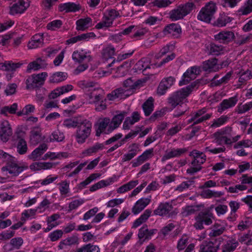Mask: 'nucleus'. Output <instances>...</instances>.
<instances>
[{
    "instance_id": "1",
    "label": "nucleus",
    "mask_w": 252,
    "mask_h": 252,
    "mask_svg": "<svg viewBox=\"0 0 252 252\" xmlns=\"http://www.w3.org/2000/svg\"><path fill=\"white\" fill-rule=\"evenodd\" d=\"M198 85V83L194 82L186 87L176 92L169 97L168 103L172 107V108H174L177 105H179L184 99L189 95L193 89Z\"/></svg>"
},
{
    "instance_id": "2",
    "label": "nucleus",
    "mask_w": 252,
    "mask_h": 252,
    "mask_svg": "<svg viewBox=\"0 0 252 252\" xmlns=\"http://www.w3.org/2000/svg\"><path fill=\"white\" fill-rule=\"evenodd\" d=\"M189 156L193 158L191 162L192 166L187 170V173L193 175L202 169L201 164L206 161V156L202 152L196 150H193L190 152Z\"/></svg>"
},
{
    "instance_id": "3",
    "label": "nucleus",
    "mask_w": 252,
    "mask_h": 252,
    "mask_svg": "<svg viewBox=\"0 0 252 252\" xmlns=\"http://www.w3.org/2000/svg\"><path fill=\"white\" fill-rule=\"evenodd\" d=\"M92 127V123L87 119H82L81 124L77 126L75 137L77 143H84L89 137Z\"/></svg>"
},
{
    "instance_id": "4",
    "label": "nucleus",
    "mask_w": 252,
    "mask_h": 252,
    "mask_svg": "<svg viewBox=\"0 0 252 252\" xmlns=\"http://www.w3.org/2000/svg\"><path fill=\"white\" fill-rule=\"evenodd\" d=\"M194 7L195 5L193 2L181 4L169 12V17L172 21L182 19L189 14Z\"/></svg>"
},
{
    "instance_id": "5",
    "label": "nucleus",
    "mask_w": 252,
    "mask_h": 252,
    "mask_svg": "<svg viewBox=\"0 0 252 252\" xmlns=\"http://www.w3.org/2000/svg\"><path fill=\"white\" fill-rule=\"evenodd\" d=\"M217 9V6L214 2L210 1L207 3L200 11L197 19L201 21L210 23L214 18Z\"/></svg>"
},
{
    "instance_id": "6",
    "label": "nucleus",
    "mask_w": 252,
    "mask_h": 252,
    "mask_svg": "<svg viewBox=\"0 0 252 252\" xmlns=\"http://www.w3.org/2000/svg\"><path fill=\"white\" fill-rule=\"evenodd\" d=\"M28 165L25 163H18L14 158L10 162H8L5 166L2 167V170L6 171L14 176H18L24 170L28 169Z\"/></svg>"
},
{
    "instance_id": "7",
    "label": "nucleus",
    "mask_w": 252,
    "mask_h": 252,
    "mask_svg": "<svg viewBox=\"0 0 252 252\" xmlns=\"http://www.w3.org/2000/svg\"><path fill=\"white\" fill-rule=\"evenodd\" d=\"M47 76L46 72L32 75L26 80L27 88L28 89H34L42 85Z\"/></svg>"
},
{
    "instance_id": "8",
    "label": "nucleus",
    "mask_w": 252,
    "mask_h": 252,
    "mask_svg": "<svg viewBox=\"0 0 252 252\" xmlns=\"http://www.w3.org/2000/svg\"><path fill=\"white\" fill-rule=\"evenodd\" d=\"M201 72L200 67L197 66L189 68L183 74L182 79L179 82L180 86L188 84L191 80L194 79Z\"/></svg>"
},
{
    "instance_id": "9",
    "label": "nucleus",
    "mask_w": 252,
    "mask_h": 252,
    "mask_svg": "<svg viewBox=\"0 0 252 252\" xmlns=\"http://www.w3.org/2000/svg\"><path fill=\"white\" fill-rule=\"evenodd\" d=\"M12 134V129L9 122L2 120L0 122V138L3 142H7Z\"/></svg>"
},
{
    "instance_id": "10",
    "label": "nucleus",
    "mask_w": 252,
    "mask_h": 252,
    "mask_svg": "<svg viewBox=\"0 0 252 252\" xmlns=\"http://www.w3.org/2000/svg\"><path fill=\"white\" fill-rule=\"evenodd\" d=\"M215 39L222 44H227L235 38L234 33L232 31H223L214 35Z\"/></svg>"
},
{
    "instance_id": "11",
    "label": "nucleus",
    "mask_w": 252,
    "mask_h": 252,
    "mask_svg": "<svg viewBox=\"0 0 252 252\" xmlns=\"http://www.w3.org/2000/svg\"><path fill=\"white\" fill-rule=\"evenodd\" d=\"M215 138V142L218 144L221 145L223 144L226 145H231L232 143L237 141L241 137L240 135H237L234 137L229 136H224L220 135L219 132H215L214 134Z\"/></svg>"
},
{
    "instance_id": "12",
    "label": "nucleus",
    "mask_w": 252,
    "mask_h": 252,
    "mask_svg": "<svg viewBox=\"0 0 252 252\" xmlns=\"http://www.w3.org/2000/svg\"><path fill=\"white\" fill-rule=\"evenodd\" d=\"M173 209L172 204L170 202L160 203L158 208L154 211L155 215L159 216H170V213Z\"/></svg>"
},
{
    "instance_id": "13",
    "label": "nucleus",
    "mask_w": 252,
    "mask_h": 252,
    "mask_svg": "<svg viewBox=\"0 0 252 252\" xmlns=\"http://www.w3.org/2000/svg\"><path fill=\"white\" fill-rule=\"evenodd\" d=\"M30 4L24 0H19L18 2L14 4L10 8L9 13L14 15L24 12L29 7Z\"/></svg>"
},
{
    "instance_id": "14",
    "label": "nucleus",
    "mask_w": 252,
    "mask_h": 252,
    "mask_svg": "<svg viewBox=\"0 0 252 252\" xmlns=\"http://www.w3.org/2000/svg\"><path fill=\"white\" fill-rule=\"evenodd\" d=\"M165 35H171L174 38H177L181 33V28L180 25L172 23L166 26L163 30Z\"/></svg>"
},
{
    "instance_id": "15",
    "label": "nucleus",
    "mask_w": 252,
    "mask_h": 252,
    "mask_svg": "<svg viewBox=\"0 0 252 252\" xmlns=\"http://www.w3.org/2000/svg\"><path fill=\"white\" fill-rule=\"evenodd\" d=\"M44 138L41 133V128L39 126L34 127L30 132V142L32 145H36Z\"/></svg>"
},
{
    "instance_id": "16",
    "label": "nucleus",
    "mask_w": 252,
    "mask_h": 252,
    "mask_svg": "<svg viewBox=\"0 0 252 252\" xmlns=\"http://www.w3.org/2000/svg\"><path fill=\"white\" fill-rule=\"evenodd\" d=\"M187 152L185 148L178 149H171L169 152H166L161 158V161H164L167 159L174 158L180 157Z\"/></svg>"
},
{
    "instance_id": "17",
    "label": "nucleus",
    "mask_w": 252,
    "mask_h": 252,
    "mask_svg": "<svg viewBox=\"0 0 252 252\" xmlns=\"http://www.w3.org/2000/svg\"><path fill=\"white\" fill-rule=\"evenodd\" d=\"M153 152L154 149L153 148L145 151L141 155L138 157L135 160L131 162L132 167H137L152 158L154 155Z\"/></svg>"
},
{
    "instance_id": "18",
    "label": "nucleus",
    "mask_w": 252,
    "mask_h": 252,
    "mask_svg": "<svg viewBox=\"0 0 252 252\" xmlns=\"http://www.w3.org/2000/svg\"><path fill=\"white\" fill-rule=\"evenodd\" d=\"M151 198H142L138 200L133 206L131 211L132 213L136 215L141 212L150 203Z\"/></svg>"
},
{
    "instance_id": "19",
    "label": "nucleus",
    "mask_w": 252,
    "mask_h": 252,
    "mask_svg": "<svg viewBox=\"0 0 252 252\" xmlns=\"http://www.w3.org/2000/svg\"><path fill=\"white\" fill-rule=\"evenodd\" d=\"M127 113L123 111V112L115 116L110 121V124L109 126L108 131L109 132L112 131L114 129L117 128L122 123L125 117L126 116Z\"/></svg>"
},
{
    "instance_id": "20",
    "label": "nucleus",
    "mask_w": 252,
    "mask_h": 252,
    "mask_svg": "<svg viewBox=\"0 0 252 252\" xmlns=\"http://www.w3.org/2000/svg\"><path fill=\"white\" fill-rule=\"evenodd\" d=\"M174 81V78L171 76L162 80L158 87V93L160 95L164 94L167 90L173 84Z\"/></svg>"
},
{
    "instance_id": "21",
    "label": "nucleus",
    "mask_w": 252,
    "mask_h": 252,
    "mask_svg": "<svg viewBox=\"0 0 252 252\" xmlns=\"http://www.w3.org/2000/svg\"><path fill=\"white\" fill-rule=\"evenodd\" d=\"M47 145L45 143L40 144L37 148L33 150L32 153L28 156L30 159L33 161L37 160L40 159V157L47 150Z\"/></svg>"
},
{
    "instance_id": "22",
    "label": "nucleus",
    "mask_w": 252,
    "mask_h": 252,
    "mask_svg": "<svg viewBox=\"0 0 252 252\" xmlns=\"http://www.w3.org/2000/svg\"><path fill=\"white\" fill-rule=\"evenodd\" d=\"M79 243V238L77 234H73L68 237L60 242L58 248L60 250L63 249L66 246H71Z\"/></svg>"
},
{
    "instance_id": "23",
    "label": "nucleus",
    "mask_w": 252,
    "mask_h": 252,
    "mask_svg": "<svg viewBox=\"0 0 252 252\" xmlns=\"http://www.w3.org/2000/svg\"><path fill=\"white\" fill-rule=\"evenodd\" d=\"M56 165V163L50 162H35L31 164L30 168L33 171H39L50 169Z\"/></svg>"
},
{
    "instance_id": "24",
    "label": "nucleus",
    "mask_w": 252,
    "mask_h": 252,
    "mask_svg": "<svg viewBox=\"0 0 252 252\" xmlns=\"http://www.w3.org/2000/svg\"><path fill=\"white\" fill-rule=\"evenodd\" d=\"M80 9V5L74 2H66L59 5V10L61 12L65 11L66 13L75 12Z\"/></svg>"
},
{
    "instance_id": "25",
    "label": "nucleus",
    "mask_w": 252,
    "mask_h": 252,
    "mask_svg": "<svg viewBox=\"0 0 252 252\" xmlns=\"http://www.w3.org/2000/svg\"><path fill=\"white\" fill-rule=\"evenodd\" d=\"M238 101L236 96L231 97L228 99L223 100L220 103L218 108L219 112H222L226 109L234 106Z\"/></svg>"
},
{
    "instance_id": "26",
    "label": "nucleus",
    "mask_w": 252,
    "mask_h": 252,
    "mask_svg": "<svg viewBox=\"0 0 252 252\" xmlns=\"http://www.w3.org/2000/svg\"><path fill=\"white\" fill-rule=\"evenodd\" d=\"M43 37L41 34H36L32 36L28 45L29 48L34 49L42 47L43 44Z\"/></svg>"
},
{
    "instance_id": "27",
    "label": "nucleus",
    "mask_w": 252,
    "mask_h": 252,
    "mask_svg": "<svg viewBox=\"0 0 252 252\" xmlns=\"http://www.w3.org/2000/svg\"><path fill=\"white\" fill-rule=\"evenodd\" d=\"M241 184L235 185L236 190L243 191L247 189L245 184L252 186V176H249L247 174H243L240 178Z\"/></svg>"
},
{
    "instance_id": "28",
    "label": "nucleus",
    "mask_w": 252,
    "mask_h": 252,
    "mask_svg": "<svg viewBox=\"0 0 252 252\" xmlns=\"http://www.w3.org/2000/svg\"><path fill=\"white\" fill-rule=\"evenodd\" d=\"M219 245H215L211 241L204 242L200 245L199 252H217Z\"/></svg>"
},
{
    "instance_id": "29",
    "label": "nucleus",
    "mask_w": 252,
    "mask_h": 252,
    "mask_svg": "<svg viewBox=\"0 0 252 252\" xmlns=\"http://www.w3.org/2000/svg\"><path fill=\"white\" fill-rule=\"evenodd\" d=\"M157 231L156 229L149 230L147 225H144L139 229L138 236L139 239H149Z\"/></svg>"
},
{
    "instance_id": "30",
    "label": "nucleus",
    "mask_w": 252,
    "mask_h": 252,
    "mask_svg": "<svg viewBox=\"0 0 252 252\" xmlns=\"http://www.w3.org/2000/svg\"><path fill=\"white\" fill-rule=\"evenodd\" d=\"M110 124V119L107 117L99 119L97 122L98 127L96 129V136H99L107 126H109Z\"/></svg>"
},
{
    "instance_id": "31",
    "label": "nucleus",
    "mask_w": 252,
    "mask_h": 252,
    "mask_svg": "<svg viewBox=\"0 0 252 252\" xmlns=\"http://www.w3.org/2000/svg\"><path fill=\"white\" fill-rule=\"evenodd\" d=\"M238 245V242L235 239L228 240L222 246V252H233Z\"/></svg>"
},
{
    "instance_id": "32",
    "label": "nucleus",
    "mask_w": 252,
    "mask_h": 252,
    "mask_svg": "<svg viewBox=\"0 0 252 252\" xmlns=\"http://www.w3.org/2000/svg\"><path fill=\"white\" fill-rule=\"evenodd\" d=\"M77 30L85 31L92 26V20L90 17L80 19L76 21Z\"/></svg>"
},
{
    "instance_id": "33",
    "label": "nucleus",
    "mask_w": 252,
    "mask_h": 252,
    "mask_svg": "<svg viewBox=\"0 0 252 252\" xmlns=\"http://www.w3.org/2000/svg\"><path fill=\"white\" fill-rule=\"evenodd\" d=\"M151 213L152 211L151 210L146 209L140 217L134 221L132 228H136L145 222L150 217Z\"/></svg>"
},
{
    "instance_id": "34",
    "label": "nucleus",
    "mask_w": 252,
    "mask_h": 252,
    "mask_svg": "<svg viewBox=\"0 0 252 252\" xmlns=\"http://www.w3.org/2000/svg\"><path fill=\"white\" fill-rule=\"evenodd\" d=\"M198 219L206 225H210L212 223V219L214 218L213 214L210 210L200 213L197 216Z\"/></svg>"
},
{
    "instance_id": "35",
    "label": "nucleus",
    "mask_w": 252,
    "mask_h": 252,
    "mask_svg": "<svg viewBox=\"0 0 252 252\" xmlns=\"http://www.w3.org/2000/svg\"><path fill=\"white\" fill-rule=\"evenodd\" d=\"M126 91L121 88L115 89L108 95L110 100H114L116 98H125L128 95L126 93Z\"/></svg>"
},
{
    "instance_id": "36",
    "label": "nucleus",
    "mask_w": 252,
    "mask_h": 252,
    "mask_svg": "<svg viewBox=\"0 0 252 252\" xmlns=\"http://www.w3.org/2000/svg\"><path fill=\"white\" fill-rule=\"evenodd\" d=\"M217 64V60L216 59H210L203 63L202 68L205 71H215Z\"/></svg>"
},
{
    "instance_id": "37",
    "label": "nucleus",
    "mask_w": 252,
    "mask_h": 252,
    "mask_svg": "<svg viewBox=\"0 0 252 252\" xmlns=\"http://www.w3.org/2000/svg\"><path fill=\"white\" fill-rule=\"evenodd\" d=\"M212 116L211 114H206L203 116L201 117H195V115L192 114L190 119L188 120V124H191L190 127H192L195 125L201 123L209 119Z\"/></svg>"
},
{
    "instance_id": "38",
    "label": "nucleus",
    "mask_w": 252,
    "mask_h": 252,
    "mask_svg": "<svg viewBox=\"0 0 252 252\" xmlns=\"http://www.w3.org/2000/svg\"><path fill=\"white\" fill-rule=\"evenodd\" d=\"M101 92V90L94 89L89 94V97L91 103H95L103 99V95Z\"/></svg>"
},
{
    "instance_id": "39",
    "label": "nucleus",
    "mask_w": 252,
    "mask_h": 252,
    "mask_svg": "<svg viewBox=\"0 0 252 252\" xmlns=\"http://www.w3.org/2000/svg\"><path fill=\"white\" fill-rule=\"evenodd\" d=\"M21 65L22 63H14L12 62L8 61L0 64V68L4 71H12L19 68Z\"/></svg>"
},
{
    "instance_id": "40",
    "label": "nucleus",
    "mask_w": 252,
    "mask_h": 252,
    "mask_svg": "<svg viewBox=\"0 0 252 252\" xmlns=\"http://www.w3.org/2000/svg\"><path fill=\"white\" fill-rule=\"evenodd\" d=\"M142 108L146 116H149L154 110V99L150 97L142 105Z\"/></svg>"
},
{
    "instance_id": "41",
    "label": "nucleus",
    "mask_w": 252,
    "mask_h": 252,
    "mask_svg": "<svg viewBox=\"0 0 252 252\" xmlns=\"http://www.w3.org/2000/svg\"><path fill=\"white\" fill-rule=\"evenodd\" d=\"M199 210V205L186 206L182 208L181 214L183 217H187L195 214Z\"/></svg>"
},
{
    "instance_id": "42",
    "label": "nucleus",
    "mask_w": 252,
    "mask_h": 252,
    "mask_svg": "<svg viewBox=\"0 0 252 252\" xmlns=\"http://www.w3.org/2000/svg\"><path fill=\"white\" fill-rule=\"evenodd\" d=\"M72 58L74 62L79 63H82L86 59H87L88 61H90L91 60L90 56H87L86 54H84L83 53L79 52L78 51H75L73 52L72 55Z\"/></svg>"
},
{
    "instance_id": "43",
    "label": "nucleus",
    "mask_w": 252,
    "mask_h": 252,
    "mask_svg": "<svg viewBox=\"0 0 252 252\" xmlns=\"http://www.w3.org/2000/svg\"><path fill=\"white\" fill-rule=\"evenodd\" d=\"M67 77V74L63 72H57L50 77L51 83H59L65 80Z\"/></svg>"
},
{
    "instance_id": "44",
    "label": "nucleus",
    "mask_w": 252,
    "mask_h": 252,
    "mask_svg": "<svg viewBox=\"0 0 252 252\" xmlns=\"http://www.w3.org/2000/svg\"><path fill=\"white\" fill-rule=\"evenodd\" d=\"M82 119L80 117L67 119L63 121V125L67 128L77 127L78 125L81 124Z\"/></svg>"
},
{
    "instance_id": "45",
    "label": "nucleus",
    "mask_w": 252,
    "mask_h": 252,
    "mask_svg": "<svg viewBox=\"0 0 252 252\" xmlns=\"http://www.w3.org/2000/svg\"><path fill=\"white\" fill-rule=\"evenodd\" d=\"M104 148V145L102 143H97L93 146L86 149L82 154L85 156H90L93 154L96 153L99 150H102Z\"/></svg>"
},
{
    "instance_id": "46",
    "label": "nucleus",
    "mask_w": 252,
    "mask_h": 252,
    "mask_svg": "<svg viewBox=\"0 0 252 252\" xmlns=\"http://www.w3.org/2000/svg\"><path fill=\"white\" fill-rule=\"evenodd\" d=\"M225 228L222 225L215 223L209 232L210 237H217L221 235L224 231Z\"/></svg>"
},
{
    "instance_id": "47",
    "label": "nucleus",
    "mask_w": 252,
    "mask_h": 252,
    "mask_svg": "<svg viewBox=\"0 0 252 252\" xmlns=\"http://www.w3.org/2000/svg\"><path fill=\"white\" fill-rule=\"evenodd\" d=\"M17 151L20 155L26 154L28 150L26 141L23 138H20L17 144Z\"/></svg>"
},
{
    "instance_id": "48",
    "label": "nucleus",
    "mask_w": 252,
    "mask_h": 252,
    "mask_svg": "<svg viewBox=\"0 0 252 252\" xmlns=\"http://www.w3.org/2000/svg\"><path fill=\"white\" fill-rule=\"evenodd\" d=\"M17 107L18 105L16 103H14L10 106H5L0 109V113L5 116H7V113L15 114Z\"/></svg>"
},
{
    "instance_id": "49",
    "label": "nucleus",
    "mask_w": 252,
    "mask_h": 252,
    "mask_svg": "<svg viewBox=\"0 0 252 252\" xmlns=\"http://www.w3.org/2000/svg\"><path fill=\"white\" fill-rule=\"evenodd\" d=\"M113 22L110 20L106 15H105L102 18V21L98 23L96 26L95 28L97 29H103L104 28H109L112 26Z\"/></svg>"
},
{
    "instance_id": "50",
    "label": "nucleus",
    "mask_w": 252,
    "mask_h": 252,
    "mask_svg": "<svg viewBox=\"0 0 252 252\" xmlns=\"http://www.w3.org/2000/svg\"><path fill=\"white\" fill-rule=\"evenodd\" d=\"M64 139V136L63 132L58 130L54 131L49 137V140H46L47 142H53L56 141L57 142H61Z\"/></svg>"
},
{
    "instance_id": "51",
    "label": "nucleus",
    "mask_w": 252,
    "mask_h": 252,
    "mask_svg": "<svg viewBox=\"0 0 252 252\" xmlns=\"http://www.w3.org/2000/svg\"><path fill=\"white\" fill-rule=\"evenodd\" d=\"M223 50V47L222 46L211 43L210 45L209 54L213 55H219L222 52Z\"/></svg>"
},
{
    "instance_id": "52",
    "label": "nucleus",
    "mask_w": 252,
    "mask_h": 252,
    "mask_svg": "<svg viewBox=\"0 0 252 252\" xmlns=\"http://www.w3.org/2000/svg\"><path fill=\"white\" fill-rule=\"evenodd\" d=\"M252 39V34H249L248 35H240L238 37L235 42L237 45L240 46L250 42Z\"/></svg>"
},
{
    "instance_id": "53",
    "label": "nucleus",
    "mask_w": 252,
    "mask_h": 252,
    "mask_svg": "<svg viewBox=\"0 0 252 252\" xmlns=\"http://www.w3.org/2000/svg\"><path fill=\"white\" fill-rule=\"evenodd\" d=\"M240 15H247L252 12V0H248L245 5L238 11Z\"/></svg>"
},
{
    "instance_id": "54",
    "label": "nucleus",
    "mask_w": 252,
    "mask_h": 252,
    "mask_svg": "<svg viewBox=\"0 0 252 252\" xmlns=\"http://www.w3.org/2000/svg\"><path fill=\"white\" fill-rule=\"evenodd\" d=\"M115 48L112 46L109 45L103 49L102 55L104 59L112 58L115 54Z\"/></svg>"
},
{
    "instance_id": "55",
    "label": "nucleus",
    "mask_w": 252,
    "mask_h": 252,
    "mask_svg": "<svg viewBox=\"0 0 252 252\" xmlns=\"http://www.w3.org/2000/svg\"><path fill=\"white\" fill-rule=\"evenodd\" d=\"M155 65V64H148V60L147 59L143 58L139 61L136 63L137 69L143 71H145L148 68H150L151 66Z\"/></svg>"
},
{
    "instance_id": "56",
    "label": "nucleus",
    "mask_w": 252,
    "mask_h": 252,
    "mask_svg": "<svg viewBox=\"0 0 252 252\" xmlns=\"http://www.w3.org/2000/svg\"><path fill=\"white\" fill-rule=\"evenodd\" d=\"M112 182V181H105V180H101L98 183L94 184L92 186L90 187V190L91 191H94L96 190L100 189L103 187H106L110 184Z\"/></svg>"
},
{
    "instance_id": "57",
    "label": "nucleus",
    "mask_w": 252,
    "mask_h": 252,
    "mask_svg": "<svg viewBox=\"0 0 252 252\" xmlns=\"http://www.w3.org/2000/svg\"><path fill=\"white\" fill-rule=\"evenodd\" d=\"M129 67L130 63L127 62H125L117 68L116 71L120 74V76H124L127 72Z\"/></svg>"
},
{
    "instance_id": "58",
    "label": "nucleus",
    "mask_w": 252,
    "mask_h": 252,
    "mask_svg": "<svg viewBox=\"0 0 252 252\" xmlns=\"http://www.w3.org/2000/svg\"><path fill=\"white\" fill-rule=\"evenodd\" d=\"M63 25V22L60 20H56L49 22L47 25L48 30L51 31H55L60 28Z\"/></svg>"
},
{
    "instance_id": "59",
    "label": "nucleus",
    "mask_w": 252,
    "mask_h": 252,
    "mask_svg": "<svg viewBox=\"0 0 252 252\" xmlns=\"http://www.w3.org/2000/svg\"><path fill=\"white\" fill-rule=\"evenodd\" d=\"M41 61V60L38 59L36 61L30 63L27 67V72L31 73L32 70H37L41 68V64L38 63V62Z\"/></svg>"
},
{
    "instance_id": "60",
    "label": "nucleus",
    "mask_w": 252,
    "mask_h": 252,
    "mask_svg": "<svg viewBox=\"0 0 252 252\" xmlns=\"http://www.w3.org/2000/svg\"><path fill=\"white\" fill-rule=\"evenodd\" d=\"M229 18L224 14L220 16L216 22V25L219 27L225 26L226 24L230 22Z\"/></svg>"
},
{
    "instance_id": "61",
    "label": "nucleus",
    "mask_w": 252,
    "mask_h": 252,
    "mask_svg": "<svg viewBox=\"0 0 252 252\" xmlns=\"http://www.w3.org/2000/svg\"><path fill=\"white\" fill-rule=\"evenodd\" d=\"M35 109L34 106L31 104H28L25 106L22 111L18 112L17 114L20 116L23 115H28L34 111Z\"/></svg>"
},
{
    "instance_id": "62",
    "label": "nucleus",
    "mask_w": 252,
    "mask_h": 252,
    "mask_svg": "<svg viewBox=\"0 0 252 252\" xmlns=\"http://www.w3.org/2000/svg\"><path fill=\"white\" fill-rule=\"evenodd\" d=\"M58 178V176L52 177L51 175H50L47 176L44 179L39 180L36 183H40L42 186H47L53 183Z\"/></svg>"
},
{
    "instance_id": "63",
    "label": "nucleus",
    "mask_w": 252,
    "mask_h": 252,
    "mask_svg": "<svg viewBox=\"0 0 252 252\" xmlns=\"http://www.w3.org/2000/svg\"><path fill=\"white\" fill-rule=\"evenodd\" d=\"M10 245L14 249H19L23 244V240L21 237H16L11 239Z\"/></svg>"
},
{
    "instance_id": "64",
    "label": "nucleus",
    "mask_w": 252,
    "mask_h": 252,
    "mask_svg": "<svg viewBox=\"0 0 252 252\" xmlns=\"http://www.w3.org/2000/svg\"><path fill=\"white\" fill-rule=\"evenodd\" d=\"M252 108V102H249L244 104H240L238 107V113L239 114L244 113Z\"/></svg>"
}]
</instances>
